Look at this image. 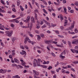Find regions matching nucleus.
Returning <instances> with one entry per match:
<instances>
[{
  "mask_svg": "<svg viewBox=\"0 0 78 78\" xmlns=\"http://www.w3.org/2000/svg\"><path fill=\"white\" fill-rule=\"evenodd\" d=\"M11 60L12 62V63H14V60H13V59L12 58L11 59Z\"/></svg>",
  "mask_w": 78,
  "mask_h": 78,
  "instance_id": "a18cd8bd",
  "label": "nucleus"
},
{
  "mask_svg": "<svg viewBox=\"0 0 78 78\" xmlns=\"http://www.w3.org/2000/svg\"><path fill=\"white\" fill-rule=\"evenodd\" d=\"M42 2H43V3L45 4L46 5H47V2H45V1L44 0H43L42 1Z\"/></svg>",
  "mask_w": 78,
  "mask_h": 78,
  "instance_id": "412c9836",
  "label": "nucleus"
},
{
  "mask_svg": "<svg viewBox=\"0 0 78 78\" xmlns=\"http://www.w3.org/2000/svg\"><path fill=\"white\" fill-rule=\"evenodd\" d=\"M59 56L61 57V58H65V56H62V55H60Z\"/></svg>",
  "mask_w": 78,
  "mask_h": 78,
  "instance_id": "473e14b6",
  "label": "nucleus"
},
{
  "mask_svg": "<svg viewBox=\"0 0 78 78\" xmlns=\"http://www.w3.org/2000/svg\"><path fill=\"white\" fill-rule=\"evenodd\" d=\"M41 37H44V35L43 34H41Z\"/></svg>",
  "mask_w": 78,
  "mask_h": 78,
  "instance_id": "72a5a7b5",
  "label": "nucleus"
},
{
  "mask_svg": "<svg viewBox=\"0 0 78 78\" xmlns=\"http://www.w3.org/2000/svg\"><path fill=\"white\" fill-rule=\"evenodd\" d=\"M60 18L61 20H64V19L63 18V16H62V14H61L60 15ZM61 21H62V20H61Z\"/></svg>",
  "mask_w": 78,
  "mask_h": 78,
  "instance_id": "ddd939ff",
  "label": "nucleus"
},
{
  "mask_svg": "<svg viewBox=\"0 0 78 78\" xmlns=\"http://www.w3.org/2000/svg\"><path fill=\"white\" fill-rule=\"evenodd\" d=\"M34 61H35V62L37 64H40V62L37 61L35 58L34 59Z\"/></svg>",
  "mask_w": 78,
  "mask_h": 78,
  "instance_id": "423d86ee",
  "label": "nucleus"
},
{
  "mask_svg": "<svg viewBox=\"0 0 78 78\" xmlns=\"http://www.w3.org/2000/svg\"><path fill=\"white\" fill-rule=\"evenodd\" d=\"M45 42V44H48L49 43H50V41H48V40L46 41Z\"/></svg>",
  "mask_w": 78,
  "mask_h": 78,
  "instance_id": "6ab92c4d",
  "label": "nucleus"
},
{
  "mask_svg": "<svg viewBox=\"0 0 78 78\" xmlns=\"http://www.w3.org/2000/svg\"><path fill=\"white\" fill-rule=\"evenodd\" d=\"M29 35L30 36V37H33V35L32 34H30Z\"/></svg>",
  "mask_w": 78,
  "mask_h": 78,
  "instance_id": "0e129e2a",
  "label": "nucleus"
},
{
  "mask_svg": "<svg viewBox=\"0 0 78 78\" xmlns=\"http://www.w3.org/2000/svg\"><path fill=\"white\" fill-rule=\"evenodd\" d=\"M24 47L26 48V49H28V46H25Z\"/></svg>",
  "mask_w": 78,
  "mask_h": 78,
  "instance_id": "37998d69",
  "label": "nucleus"
},
{
  "mask_svg": "<svg viewBox=\"0 0 78 78\" xmlns=\"http://www.w3.org/2000/svg\"><path fill=\"white\" fill-rule=\"evenodd\" d=\"M34 67H36V63H35V61H34Z\"/></svg>",
  "mask_w": 78,
  "mask_h": 78,
  "instance_id": "bb28decb",
  "label": "nucleus"
},
{
  "mask_svg": "<svg viewBox=\"0 0 78 78\" xmlns=\"http://www.w3.org/2000/svg\"><path fill=\"white\" fill-rule=\"evenodd\" d=\"M21 47L23 50H24V47L22 46H21Z\"/></svg>",
  "mask_w": 78,
  "mask_h": 78,
  "instance_id": "e2e57ef3",
  "label": "nucleus"
},
{
  "mask_svg": "<svg viewBox=\"0 0 78 78\" xmlns=\"http://www.w3.org/2000/svg\"><path fill=\"white\" fill-rule=\"evenodd\" d=\"M41 66L43 68H47V66H45V65H42Z\"/></svg>",
  "mask_w": 78,
  "mask_h": 78,
  "instance_id": "c9c22d12",
  "label": "nucleus"
},
{
  "mask_svg": "<svg viewBox=\"0 0 78 78\" xmlns=\"http://www.w3.org/2000/svg\"><path fill=\"white\" fill-rule=\"evenodd\" d=\"M52 15H53V16L55 17L56 16V15H55V13H53L52 14Z\"/></svg>",
  "mask_w": 78,
  "mask_h": 78,
  "instance_id": "052dcab7",
  "label": "nucleus"
},
{
  "mask_svg": "<svg viewBox=\"0 0 78 78\" xmlns=\"http://www.w3.org/2000/svg\"><path fill=\"white\" fill-rule=\"evenodd\" d=\"M38 61H39V62H41H41H42L41 61V59L40 58H38Z\"/></svg>",
  "mask_w": 78,
  "mask_h": 78,
  "instance_id": "c03bdc74",
  "label": "nucleus"
},
{
  "mask_svg": "<svg viewBox=\"0 0 78 78\" xmlns=\"http://www.w3.org/2000/svg\"><path fill=\"white\" fill-rule=\"evenodd\" d=\"M47 48L48 50L49 51L50 50V48H49V47H48V46H47Z\"/></svg>",
  "mask_w": 78,
  "mask_h": 78,
  "instance_id": "69168bd1",
  "label": "nucleus"
},
{
  "mask_svg": "<svg viewBox=\"0 0 78 78\" xmlns=\"http://www.w3.org/2000/svg\"><path fill=\"white\" fill-rule=\"evenodd\" d=\"M0 29L2 30H4V29L1 26H0Z\"/></svg>",
  "mask_w": 78,
  "mask_h": 78,
  "instance_id": "09e8293b",
  "label": "nucleus"
},
{
  "mask_svg": "<svg viewBox=\"0 0 78 78\" xmlns=\"http://www.w3.org/2000/svg\"><path fill=\"white\" fill-rule=\"evenodd\" d=\"M35 17L37 20V14L36 13L35 14Z\"/></svg>",
  "mask_w": 78,
  "mask_h": 78,
  "instance_id": "2f4dec72",
  "label": "nucleus"
},
{
  "mask_svg": "<svg viewBox=\"0 0 78 78\" xmlns=\"http://www.w3.org/2000/svg\"><path fill=\"white\" fill-rule=\"evenodd\" d=\"M16 78H20V77L18 76V75H16L15 76Z\"/></svg>",
  "mask_w": 78,
  "mask_h": 78,
  "instance_id": "e433bc0d",
  "label": "nucleus"
},
{
  "mask_svg": "<svg viewBox=\"0 0 78 78\" xmlns=\"http://www.w3.org/2000/svg\"><path fill=\"white\" fill-rule=\"evenodd\" d=\"M72 44H77L78 42L77 41V40H74L72 42Z\"/></svg>",
  "mask_w": 78,
  "mask_h": 78,
  "instance_id": "7ed1b4c3",
  "label": "nucleus"
},
{
  "mask_svg": "<svg viewBox=\"0 0 78 78\" xmlns=\"http://www.w3.org/2000/svg\"><path fill=\"white\" fill-rule=\"evenodd\" d=\"M56 1L57 2H58V3L55 2H54V4H55V5H60V3H61V2H60L59 0H56Z\"/></svg>",
  "mask_w": 78,
  "mask_h": 78,
  "instance_id": "f03ea898",
  "label": "nucleus"
},
{
  "mask_svg": "<svg viewBox=\"0 0 78 78\" xmlns=\"http://www.w3.org/2000/svg\"><path fill=\"white\" fill-rule=\"evenodd\" d=\"M51 54L53 56H54V57H55V56H56V55H55V54L53 53H52Z\"/></svg>",
  "mask_w": 78,
  "mask_h": 78,
  "instance_id": "a19ab883",
  "label": "nucleus"
},
{
  "mask_svg": "<svg viewBox=\"0 0 78 78\" xmlns=\"http://www.w3.org/2000/svg\"><path fill=\"white\" fill-rule=\"evenodd\" d=\"M74 28V24H73V25L71 26V27H69V30H72L73 28Z\"/></svg>",
  "mask_w": 78,
  "mask_h": 78,
  "instance_id": "9d476101",
  "label": "nucleus"
},
{
  "mask_svg": "<svg viewBox=\"0 0 78 78\" xmlns=\"http://www.w3.org/2000/svg\"><path fill=\"white\" fill-rule=\"evenodd\" d=\"M64 11H65V13H66V14H67V9L66 8H64Z\"/></svg>",
  "mask_w": 78,
  "mask_h": 78,
  "instance_id": "5701e85b",
  "label": "nucleus"
},
{
  "mask_svg": "<svg viewBox=\"0 0 78 78\" xmlns=\"http://www.w3.org/2000/svg\"><path fill=\"white\" fill-rule=\"evenodd\" d=\"M65 23H64L65 24L64 25V27H66V25H68L67 22L68 21H67V20H65Z\"/></svg>",
  "mask_w": 78,
  "mask_h": 78,
  "instance_id": "39448f33",
  "label": "nucleus"
},
{
  "mask_svg": "<svg viewBox=\"0 0 78 78\" xmlns=\"http://www.w3.org/2000/svg\"><path fill=\"white\" fill-rule=\"evenodd\" d=\"M5 33L6 34V35L9 37H11L12 33H13V31L11 30L10 32L9 31H6L5 32Z\"/></svg>",
  "mask_w": 78,
  "mask_h": 78,
  "instance_id": "f257e3e1",
  "label": "nucleus"
},
{
  "mask_svg": "<svg viewBox=\"0 0 78 78\" xmlns=\"http://www.w3.org/2000/svg\"><path fill=\"white\" fill-rule=\"evenodd\" d=\"M20 54H21V55H26V54H25V53H24L23 52H20Z\"/></svg>",
  "mask_w": 78,
  "mask_h": 78,
  "instance_id": "c85d7f7f",
  "label": "nucleus"
},
{
  "mask_svg": "<svg viewBox=\"0 0 78 78\" xmlns=\"http://www.w3.org/2000/svg\"><path fill=\"white\" fill-rule=\"evenodd\" d=\"M63 54L64 55H65L66 54V50H64V51L61 53V55H63Z\"/></svg>",
  "mask_w": 78,
  "mask_h": 78,
  "instance_id": "1a4fd4ad",
  "label": "nucleus"
},
{
  "mask_svg": "<svg viewBox=\"0 0 78 78\" xmlns=\"http://www.w3.org/2000/svg\"><path fill=\"white\" fill-rule=\"evenodd\" d=\"M63 3H66V0H63Z\"/></svg>",
  "mask_w": 78,
  "mask_h": 78,
  "instance_id": "79ce46f5",
  "label": "nucleus"
},
{
  "mask_svg": "<svg viewBox=\"0 0 78 78\" xmlns=\"http://www.w3.org/2000/svg\"><path fill=\"white\" fill-rule=\"evenodd\" d=\"M52 68H53V67L50 66L48 68V70H50V69H52Z\"/></svg>",
  "mask_w": 78,
  "mask_h": 78,
  "instance_id": "b1692460",
  "label": "nucleus"
},
{
  "mask_svg": "<svg viewBox=\"0 0 78 78\" xmlns=\"http://www.w3.org/2000/svg\"><path fill=\"white\" fill-rule=\"evenodd\" d=\"M75 33H78V30H77V29H75Z\"/></svg>",
  "mask_w": 78,
  "mask_h": 78,
  "instance_id": "58836bf2",
  "label": "nucleus"
},
{
  "mask_svg": "<svg viewBox=\"0 0 78 78\" xmlns=\"http://www.w3.org/2000/svg\"><path fill=\"white\" fill-rule=\"evenodd\" d=\"M1 3H2V4H3V5H5V3H4V2H3V0H1Z\"/></svg>",
  "mask_w": 78,
  "mask_h": 78,
  "instance_id": "f704fd0d",
  "label": "nucleus"
},
{
  "mask_svg": "<svg viewBox=\"0 0 78 78\" xmlns=\"http://www.w3.org/2000/svg\"><path fill=\"white\" fill-rule=\"evenodd\" d=\"M12 66L13 67H15L16 66V67H17L18 66H17V65H16V64L15 63H13L12 65Z\"/></svg>",
  "mask_w": 78,
  "mask_h": 78,
  "instance_id": "4468645a",
  "label": "nucleus"
},
{
  "mask_svg": "<svg viewBox=\"0 0 78 78\" xmlns=\"http://www.w3.org/2000/svg\"><path fill=\"white\" fill-rule=\"evenodd\" d=\"M11 27H14V25L13 24H11Z\"/></svg>",
  "mask_w": 78,
  "mask_h": 78,
  "instance_id": "bf43d9fd",
  "label": "nucleus"
},
{
  "mask_svg": "<svg viewBox=\"0 0 78 78\" xmlns=\"http://www.w3.org/2000/svg\"><path fill=\"white\" fill-rule=\"evenodd\" d=\"M71 69L72 70V71H73V72H75V70L73 68H71Z\"/></svg>",
  "mask_w": 78,
  "mask_h": 78,
  "instance_id": "49530a36",
  "label": "nucleus"
},
{
  "mask_svg": "<svg viewBox=\"0 0 78 78\" xmlns=\"http://www.w3.org/2000/svg\"><path fill=\"white\" fill-rule=\"evenodd\" d=\"M78 62H73V63L75 64H78Z\"/></svg>",
  "mask_w": 78,
  "mask_h": 78,
  "instance_id": "6e6d98bb",
  "label": "nucleus"
},
{
  "mask_svg": "<svg viewBox=\"0 0 78 78\" xmlns=\"http://www.w3.org/2000/svg\"><path fill=\"white\" fill-rule=\"evenodd\" d=\"M31 20L32 23H34V18L33 17H31Z\"/></svg>",
  "mask_w": 78,
  "mask_h": 78,
  "instance_id": "9b49d317",
  "label": "nucleus"
},
{
  "mask_svg": "<svg viewBox=\"0 0 78 78\" xmlns=\"http://www.w3.org/2000/svg\"><path fill=\"white\" fill-rule=\"evenodd\" d=\"M75 5H76V6H78V3L77 2H76L75 3Z\"/></svg>",
  "mask_w": 78,
  "mask_h": 78,
  "instance_id": "4d7b16f0",
  "label": "nucleus"
},
{
  "mask_svg": "<svg viewBox=\"0 0 78 78\" xmlns=\"http://www.w3.org/2000/svg\"><path fill=\"white\" fill-rule=\"evenodd\" d=\"M72 66L70 65H68V68H71Z\"/></svg>",
  "mask_w": 78,
  "mask_h": 78,
  "instance_id": "680f3d73",
  "label": "nucleus"
},
{
  "mask_svg": "<svg viewBox=\"0 0 78 78\" xmlns=\"http://www.w3.org/2000/svg\"><path fill=\"white\" fill-rule=\"evenodd\" d=\"M43 11H44V13H45V14H48V13L47 12V11H46V10H45V9H43Z\"/></svg>",
  "mask_w": 78,
  "mask_h": 78,
  "instance_id": "f3484780",
  "label": "nucleus"
},
{
  "mask_svg": "<svg viewBox=\"0 0 78 78\" xmlns=\"http://www.w3.org/2000/svg\"><path fill=\"white\" fill-rule=\"evenodd\" d=\"M62 72L63 73H66V71H65L64 69H62Z\"/></svg>",
  "mask_w": 78,
  "mask_h": 78,
  "instance_id": "c756f323",
  "label": "nucleus"
},
{
  "mask_svg": "<svg viewBox=\"0 0 78 78\" xmlns=\"http://www.w3.org/2000/svg\"><path fill=\"white\" fill-rule=\"evenodd\" d=\"M18 66L20 69H22V68H23V66H21L20 65H18Z\"/></svg>",
  "mask_w": 78,
  "mask_h": 78,
  "instance_id": "8fccbe9b",
  "label": "nucleus"
},
{
  "mask_svg": "<svg viewBox=\"0 0 78 78\" xmlns=\"http://www.w3.org/2000/svg\"><path fill=\"white\" fill-rule=\"evenodd\" d=\"M68 43L69 44V45H70V44H71V42L70 41H68Z\"/></svg>",
  "mask_w": 78,
  "mask_h": 78,
  "instance_id": "13d9d810",
  "label": "nucleus"
},
{
  "mask_svg": "<svg viewBox=\"0 0 78 78\" xmlns=\"http://www.w3.org/2000/svg\"><path fill=\"white\" fill-rule=\"evenodd\" d=\"M1 70H2V73H5L6 72L7 70H3V69H1Z\"/></svg>",
  "mask_w": 78,
  "mask_h": 78,
  "instance_id": "f8f14e48",
  "label": "nucleus"
},
{
  "mask_svg": "<svg viewBox=\"0 0 78 78\" xmlns=\"http://www.w3.org/2000/svg\"><path fill=\"white\" fill-rule=\"evenodd\" d=\"M9 57L10 58H12V56L11 55H9Z\"/></svg>",
  "mask_w": 78,
  "mask_h": 78,
  "instance_id": "603ef678",
  "label": "nucleus"
},
{
  "mask_svg": "<svg viewBox=\"0 0 78 78\" xmlns=\"http://www.w3.org/2000/svg\"><path fill=\"white\" fill-rule=\"evenodd\" d=\"M26 39L27 40V41H28V42H30V43H31V42L30 41V40L29 39V38L27 36L26 37Z\"/></svg>",
  "mask_w": 78,
  "mask_h": 78,
  "instance_id": "6e6552de",
  "label": "nucleus"
},
{
  "mask_svg": "<svg viewBox=\"0 0 78 78\" xmlns=\"http://www.w3.org/2000/svg\"><path fill=\"white\" fill-rule=\"evenodd\" d=\"M32 26H33V23H31L30 24V30H31V28H32Z\"/></svg>",
  "mask_w": 78,
  "mask_h": 78,
  "instance_id": "cd10ccee",
  "label": "nucleus"
},
{
  "mask_svg": "<svg viewBox=\"0 0 78 78\" xmlns=\"http://www.w3.org/2000/svg\"><path fill=\"white\" fill-rule=\"evenodd\" d=\"M49 61L44 62V64H49Z\"/></svg>",
  "mask_w": 78,
  "mask_h": 78,
  "instance_id": "2eb2a0df",
  "label": "nucleus"
},
{
  "mask_svg": "<svg viewBox=\"0 0 78 78\" xmlns=\"http://www.w3.org/2000/svg\"><path fill=\"white\" fill-rule=\"evenodd\" d=\"M22 64L23 66H25V64H26V63L25 62H22Z\"/></svg>",
  "mask_w": 78,
  "mask_h": 78,
  "instance_id": "393cba45",
  "label": "nucleus"
},
{
  "mask_svg": "<svg viewBox=\"0 0 78 78\" xmlns=\"http://www.w3.org/2000/svg\"><path fill=\"white\" fill-rule=\"evenodd\" d=\"M21 27L22 28H27V27L23 26H21Z\"/></svg>",
  "mask_w": 78,
  "mask_h": 78,
  "instance_id": "7c9ffc66",
  "label": "nucleus"
},
{
  "mask_svg": "<svg viewBox=\"0 0 78 78\" xmlns=\"http://www.w3.org/2000/svg\"><path fill=\"white\" fill-rule=\"evenodd\" d=\"M70 12H71V13H73V10H71L70 11Z\"/></svg>",
  "mask_w": 78,
  "mask_h": 78,
  "instance_id": "3c124183",
  "label": "nucleus"
},
{
  "mask_svg": "<svg viewBox=\"0 0 78 78\" xmlns=\"http://www.w3.org/2000/svg\"><path fill=\"white\" fill-rule=\"evenodd\" d=\"M24 43L25 44H27V38H26L25 39Z\"/></svg>",
  "mask_w": 78,
  "mask_h": 78,
  "instance_id": "a878e982",
  "label": "nucleus"
},
{
  "mask_svg": "<svg viewBox=\"0 0 78 78\" xmlns=\"http://www.w3.org/2000/svg\"><path fill=\"white\" fill-rule=\"evenodd\" d=\"M36 73V75H37V76H38V75H39V73L37 72V73Z\"/></svg>",
  "mask_w": 78,
  "mask_h": 78,
  "instance_id": "338daca9",
  "label": "nucleus"
},
{
  "mask_svg": "<svg viewBox=\"0 0 78 78\" xmlns=\"http://www.w3.org/2000/svg\"><path fill=\"white\" fill-rule=\"evenodd\" d=\"M28 3H29V5L30 6V8H31V9H33V7H32V6L31 5V3H30V2H29Z\"/></svg>",
  "mask_w": 78,
  "mask_h": 78,
  "instance_id": "4be33fe9",
  "label": "nucleus"
},
{
  "mask_svg": "<svg viewBox=\"0 0 78 78\" xmlns=\"http://www.w3.org/2000/svg\"><path fill=\"white\" fill-rule=\"evenodd\" d=\"M14 60L15 62H17V63H19V61H18V60H17L16 58H14Z\"/></svg>",
  "mask_w": 78,
  "mask_h": 78,
  "instance_id": "a211bd4d",
  "label": "nucleus"
},
{
  "mask_svg": "<svg viewBox=\"0 0 78 78\" xmlns=\"http://www.w3.org/2000/svg\"><path fill=\"white\" fill-rule=\"evenodd\" d=\"M20 8L21 9V10L22 11H23L24 10V9L23 8V7L22 6H20Z\"/></svg>",
  "mask_w": 78,
  "mask_h": 78,
  "instance_id": "aec40b11",
  "label": "nucleus"
},
{
  "mask_svg": "<svg viewBox=\"0 0 78 78\" xmlns=\"http://www.w3.org/2000/svg\"><path fill=\"white\" fill-rule=\"evenodd\" d=\"M60 28L61 30H63L64 29V27H63V26H62L60 27Z\"/></svg>",
  "mask_w": 78,
  "mask_h": 78,
  "instance_id": "5fc2aeb1",
  "label": "nucleus"
},
{
  "mask_svg": "<svg viewBox=\"0 0 78 78\" xmlns=\"http://www.w3.org/2000/svg\"><path fill=\"white\" fill-rule=\"evenodd\" d=\"M78 48V46H77L75 47V49H77Z\"/></svg>",
  "mask_w": 78,
  "mask_h": 78,
  "instance_id": "774afa93",
  "label": "nucleus"
},
{
  "mask_svg": "<svg viewBox=\"0 0 78 78\" xmlns=\"http://www.w3.org/2000/svg\"><path fill=\"white\" fill-rule=\"evenodd\" d=\"M45 27H46V25H45V24H44L41 27V28H45Z\"/></svg>",
  "mask_w": 78,
  "mask_h": 78,
  "instance_id": "4c0bfd02",
  "label": "nucleus"
},
{
  "mask_svg": "<svg viewBox=\"0 0 78 78\" xmlns=\"http://www.w3.org/2000/svg\"><path fill=\"white\" fill-rule=\"evenodd\" d=\"M40 27H41V26H38L37 27V29H39V28H40Z\"/></svg>",
  "mask_w": 78,
  "mask_h": 78,
  "instance_id": "864d4df0",
  "label": "nucleus"
},
{
  "mask_svg": "<svg viewBox=\"0 0 78 78\" xmlns=\"http://www.w3.org/2000/svg\"><path fill=\"white\" fill-rule=\"evenodd\" d=\"M55 33L57 34H59V31H58V30H56Z\"/></svg>",
  "mask_w": 78,
  "mask_h": 78,
  "instance_id": "ea45409f",
  "label": "nucleus"
},
{
  "mask_svg": "<svg viewBox=\"0 0 78 78\" xmlns=\"http://www.w3.org/2000/svg\"><path fill=\"white\" fill-rule=\"evenodd\" d=\"M30 16H29L28 17H27V19L26 20H25V22H28V21H29V20H30Z\"/></svg>",
  "mask_w": 78,
  "mask_h": 78,
  "instance_id": "0eeeda50",
  "label": "nucleus"
},
{
  "mask_svg": "<svg viewBox=\"0 0 78 78\" xmlns=\"http://www.w3.org/2000/svg\"><path fill=\"white\" fill-rule=\"evenodd\" d=\"M68 33L69 34H75V33L74 32H70V31H68Z\"/></svg>",
  "mask_w": 78,
  "mask_h": 78,
  "instance_id": "dca6fc26",
  "label": "nucleus"
},
{
  "mask_svg": "<svg viewBox=\"0 0 78 78\" xmlns=\"http://www.w3.org/2000/svg\"><path fill=\"white\" fill-rule=\"evenodd\" d=\"M74 51L75 52V53H78V51L76 50H74Z\"/></svg>",
  "mask_w": 78,
  "mask_h": 78,
  "instance_id": "de8ad7c7",
  "label": "nucleus"
},
{
  "mask_svg": "<svg viewBox=\"0 0 78 78\" xmlns=\"http://www.w3.org/2000/svg\"><path fill=\"white\" fill-rule=\"evenodd\" d=\"M43 20L44 21V22L45 23L47 24V25H48V26H50V24L48 22H47V21H45V20L44 19Z\"/></svg>",
  "mask_w": 78,
  "mask_h": 78,
  "instance_id": "20e7f679",
  "label": "nucleus"
}]
</instances>
